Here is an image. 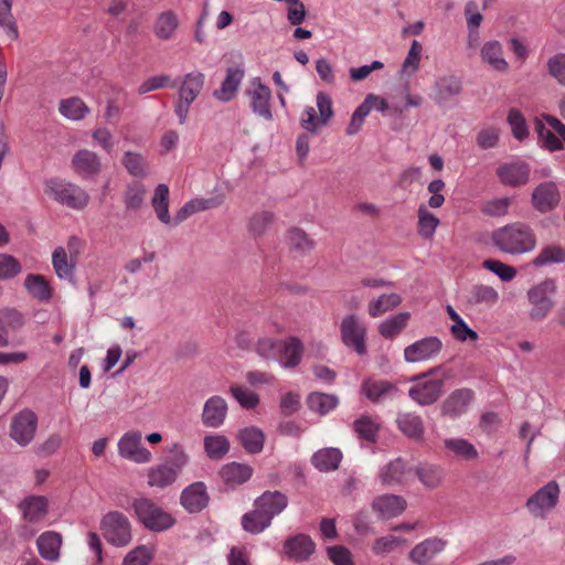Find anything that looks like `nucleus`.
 <instances>
[{
  "instance_id": "nucleus-1",
  "label": "nucleus",
  "mask_w": 565,
  "mask_h": 565,
  "mask_svg": "<svg viewBox=\"0 0 565 565\" xmlns=\"http://www.w3.org/2000/svg\"><path fill=\"white\" fill-rule=\"evenodd\" d=\"M491 242L501 253L523 255L536 247V235L526 223L513 222L495 228L491 234Z\"/></svg>"
},
{
  "instance_id": "nucleus-2",
  "label": "nucleus",
  "mask_w": 565,
  "mask_h": 565,
  "mask_svg": "<svg viewBox=\"0 0 565 565\" xmlns=\"http://www.w3.org/2000/svg\"><path fill=\"white\" fill-rule=\"evenodd\" d=\"M132 508L140 524L151 532H164L175 524V519L149 498L134 500Z\"/></svg>"
},
{
  "instance_id": "nucleus-3",
  "label": "nucleus",
  "mask_w": 565,
  "mask_h": 565,
  "mask_svg": "<svg viewBox=\"0 0 565 565\" xmlns=\"http://www.w3.org/2000/svg\"><path fill=\"white\" fill-rule=\"evenodd\" d=\"M46 193L57 203L73 210H83L89 202V194L79 185L61 179H50L45 183Z\"/></svg>"
},
{
  "instance_id": "nucleus-4",
  "label": "nucleus",
  "mask_w": 565,
  "mask_h": 565,
  "mask_svg": "<svg viewBox=\"0 0 565 565\" xmlns=\"http://www.w3.org/2000/svg\"><path fill=\"white\" fill-rule=\"evenodd\" d=\"M555 294L556 284L553 279H545L527 290L529 316L533 321H542L548 316L555 305Z\"/></svg>"
},
{
  "instance_id": "nucleus-5",
  "label": "nucleus",
  "mask_w": 565,
  "mask_h": 565,
  "mask_svg": "<svg viewBox=\"0 0 565 565\" xmlns=\"http://www.w3.org/2000/svg\"><path fill=\"white\" fill-rule=\"evenodd\" d=\"M100 531L105 540L116 547H125L132 541L131 523L119 511H110L102 518Z\"/></svg>"
},
{
  "instance_id": "nucleus-6",
  "label": "nucleus",
  "mask_w": 565,
  "mask_h": 565,
  "mask_svg": "<svg viewBox=\"0 0 565 565\" xmlns=\"http://www.w3.org/2000/svg\"><path fill=\"white\" fill-rule=\"evenodd\" d=\"M441 366L433 367L428 372L415 377L414 384L408 390L409 397L422 406L434 404L444 388L441 379H433L431 375L441 371Z\"/></svg>"
},
{
  "instance_id": "nucleus-7",
  "label": "nucleus",
  "mask_w": 565,
  "mask_h": 565,
  "mask_svg": "<svg viewBox=\"0 0 565 565\" xmlns=\"http://www.w3.org/2000/svg\"><path fill=\"white\" fill-rule=\"evenodd\" d=\"M559 492L557 482L550 481L526 500L525 507L533 516L545 519L558 503Z\"/></svg>"
},
{
  "instance_id": "nucleus-8",
  "label": "nucleus",
  "mask_w": 565,
  "mask_h": 565,
  "mask_svg": "<svg viewBox=\"0 0 565 565\" xmlns=\"http://www.w3.org/2000/svg\"><path fill=\"white\" fill-rule=\"evenodd\" d=\"M444 343L436 335H428L405 347L403 356L407 363H423L435 360L443 351Z\"/></svg>"
},
{
  "instance_id": "nucleus-9",
  "label": "nucleus",
  "mask_w": 565,
  "mask_h": 565,
  "mask_svg": "<svg viewBox=\"0 0 565 565\" xmlns=\"http://www.w3.org/2000/svg\"><path fill=\"white\" fill-rule=\"evenodd\" d=\"M246 95L249 98V107L255 115L268 121L273 119L271 90L263 83L260 77H253L249 81Z\"/></svg>"
},
{
  "instance_id": "nucleus-10",
  "label": "nucleus",
  "mask_w": 565,
  "mask_h": 565,
  "mask_svg": "<svg viewBox=\"0 0 565 565\" xmlns=\"http://www.w3.org/2000/svg\"><path fill=\"white\" fill-rule=\"evenodd\" d=\"M142 435L139 430H129L118 440V455L135 463H148L152 459L151 452L141 444Z\"/></svg>"
},
{
  "instance_id": "nucleus-11",
  "label": "nucleus",
  "mask_w": 565,
  "mask_h": 565,
  "mask_svg": "<svg viewBox=\"0 0 565 565\" xmlns=\"http://www.w3.org/2000/svg\"><path fill=\"white\" fill-rule=\"evenodd\" d=\"M38 428V416L30 409H23L13 416L10 436L20 446H28L34 438Z\"/></svg>"
},
{
  "instance_id": "nucleus-12",
  "label": "nucleus",
  "mask_w": 565,
  "mask_h": 565,
  "mask_svg": "<svg viewBox=\"0 0 565 565\" xmlns=\"http://www.w3.org/2000/svg\"><path fill=\"white\" fill-rule=\"evenodd\" d=\"M360 392L371 403L384 404L396 398L398 388L390 381L366 377L361 383Z\"/></svg>"
},
{
  "instance_id": "nucleus-13",
  "label": "nucleus",
  "mask_w": 565,
  "mask_h": 565,
  "mask_svg": "<svg viewBox=\"0 0 565 565\" xmlns=\"http://www.w3.org/2000/svg\"><path fill=\"white\" fill-rule=\"evenodd\" d=\"M343 343L352 348L358 354L363 355L365 348V327L355 315L343 318L340 324Z\"/></svg>"
},
{
  "instance_id": "nucleus-14",
  "label": "nucleus",
  "mask_w": 565,
  "mask_h": 565,
  "mask_svg": "<svg viewBox=\"0 0 565 565\" xmlns=\"http://www.w3.org/2000/svg\"><path fill=\"white\" fill-rule=\"evenodd\" d=\"M447 546V541L431 536L417 543L408 553V559L415 565H433V561L441 554Z\"/></svg>"
},
{
  "instance_id": "nucleus-15",
  "label": "nucleus",
  "mask_w": 565,
  "mask_h": 565,
  "mask_svg": "<svg viewBox=\"0 0 565 565\" xmlns=\"http://www.w3.org/2000/svg\"><path fill=\"white\" fill-rule=\"evenodd\" d=\"M530 166L521 160L503 162L495 171L501 184L511 188H519L526 184L530 180Z\"/></svg>"
},
{
  "instance_id": "nucleus-16",
  "label": "nucleus",
  "mask_w": 565,
  "mask_h": 565,
  "mask_svg": "<svg viewBox=\"0 0 565 565\" xmlns=\"http://www.w3.org/2000/svg\"><path fill=\"white\" fill-rule=\"evenodd\" d=\"M71 166L74 173L82 180H93L102 172L99 156L88 149L76 151L72 157Z\"/></svg>"
},
{
  "instance_id": "nucleus-17",
  "label": "nucleus",
  "mask_w": 565,
  "mask_h": 565,
  "mask_svg": "<svg viewBox=\"0 0 565 565\" xmlns=\"http://www.w3.org/2000/svg\"><path fill=\"white\" fill-rule=\"evenodd\" d=\"M533 207L540 213H547L557 207L561 202V192L554 181H544L537 184L531 196Z\"/></svg>"
},
{
  "instance_id": "nucleus-18",
  "label": "nucleus",
  "mask_w": 565,
  "mask_h": 565,
  "mask_svg": "<svg viewBox=\"0 0 565 565\" xmlns=\"http://www.w3.org/2000/svg\"><path fill=\"white\" fill-rule=\"evenodd\" d=\"M288 505L287 497L280 491H266L255 500L254 507L266 516L265 525H270L275 516L279 515Z\"/></svg>"
},
{
  "instance_id": "nucleus-19",
  "label": "nucleus",
  "mask_w": 565,
  "mask_h": 565,
  "mask_svg": "<svg viewBox=\"0 0 565 565\" xmlns=\"http://www.w3.org/2000/svg\"><path fill=\"white\" fill-rule=\"evenodd\" d=\"M303 356V344L297 337H288L280 341L276 361L282 369H295Z\"/></svg>"
},
{
  "instance_id": "nucleus-20",
  "label": "nucleus",
  "mask_w": 565,
  "mask_h": 565,
  "mask_svg": "<svg viewBox=\"0 0 565 565\" xmlns=\"http://www.w3.org/2000/svg\"><path fill=\"white\" fill-rule=\"evenodd\" d=\"M209 500L206 486L201 481L193 482L184 488L180 495V503L189 513L202 511L207 505Z\"/></svg>"
},
{
  "instance_id": "nucleus-21",
  "label": "nucleus",
  "mask_w": 565,
  "mask_h": 565,
  "mask_svg": "<svg viewBox=\"0 0 565 565\" xmlns=\"http://www.w3.org/2000/svg\"><path fill=\"white\" fill-rule=\"evenodd\" d=\"M412 476V469L406 467L402 458H396L382 466L377 478L383 486L394 487L403 484Z\"/></svg>"
},
{
  "instance_id": "nucleus-22",
  "label": "nucleus",
  "mask_w": 565,
  "mask_h": 565,
  "mask_svg": "<svg viewBox=\"0 0 565 565\" xmlns=\"http://www.w3.org/2000/svg\"><path fill=\"white\" fill-rule=\"evenodd\" d=\"M227 409V403L222 396L214 395L207 398L202 409V424L210 428L221 427L225 422Z\"/></svg>"
},
{
  "instance_id": "nucleus-23",
  "label": "nucleus",
  "mask_w": 565,
  "mask_h": 565,
  "mask_svg": "<svg viewBox=\"0 0 565 565\" xmlns=\"http://www.w3.org/2000/svg\"><path fill=\"white\" fill-rule=\"evenodd\" d=\"M473 401V392L469 388H458L451 392L444 401L441 412L451 418H457L467 413Z\"/></svg>"
},
{
  "instance_id": "nucleus-24",
  "label": "nucleus",
  "mask_w": 565,
  "mask_h": 565,
  "mask_svg": "<svg viewBox=\"0 0 565 565\" xmlns=\"http://www.w3.org/2000/svg\"><path fill=\"white\" fill-rule=\"evenodd\" d=\"M316 544L310 536L297 534L284 543L285 554L297 562H305L315 553Z\"/></svg>"
},
{
  "instance_id": "nucleus-25",
  "label": "nucleus",
  "mask_w": 565,
  "mask_h": 565,
  "mask_svg": "<svg viewBox=\"0 0 565 565\" xmlns=\"http://www.w3.org/2000/svg\"><path fill=\"white\" fill-rule=\"evenodd\" d=\"M372 509L379 518L388 520L402 514L406 509V501L397 494H383L373 500Z\"/></svg>"
},
{
  "instance_id": "nucleus-26",
  "label": "nucleus",
  "mask_w": 565,
  "mask_h": 565,
  "mask_svg": "<svg viewBox=\"0 0 565 565\" xmlns=\"http://www.w3.org/2000/svg\"><path fill=\"white\" fill-rule=\"evenodd\" d=\"M23 519L30 523L42 521L49 511V501L44 495H29L19 504Z\"/></svg>"
},
{
  "instance_id": "nucleus-27",
  "label": "nucleus",
  "mask_w": 565,
  "mask_h": 565,
  "mask_svg": "<svg viewBox=\"0 0 565 565\" xmlns=\"http://www.w3.org/2000/svg\"><path fill=\"white\" fill-rule=\"evenodd\" d=\"M244 70L241 67H228L225 78L218 89L214 90L213 96L223 103L232 100L241 86L244 78Z\"/></svg>"
},
{
  "instance_id": "nucleus-28",
  "label": "nucleus",
  "mask_w": 565,
  "mask_h": 565,
  "mask_svg": "<svg viewBox=\"0 0 565 565\" xmlns=\"http://www.w3.org/2000/svg\"><path fill=\"white\" fill-rule=\"evenodd\" d=\"M76 262L77 259L71 257L63 246H57L52 253V266L58 279L73 280Z\"/></svg>"
},
{
  "instance_id": "nucleus-29",
  "label": "nucleus",
  "mask_w": 565,
  "mask_h": 565,
  "mask_svg": "<svg viewBox=\"0 0 565 565\" xmlns=\"http://www.w3.org/2000/svg\"><path fill=\"white\" fill-rule=\"evenodd\" d=\"M205 83V75L200 71L186 73L180 84L178 97L192 102L199 97Z\"/></svg>"
},
{
  "instance_id": "nucleus-30",
  "label": "nucleus",
  "mask_w": 565,
  "mask_h": 565,
  "mask_svg": "<svg viewBox=\"0 0 565 565\" xmlns=\"http://www.w3.org/2000/svg\"><path fill=\"white\" fill-rule=\"evenodd\" d=\"M26 292L41 302H49L53 296V288L50 281L40 274H29L24 279Z\"/></svg>"
},
{
  "instance_id": "nucleus-31",
  "label": "nucleus",
  "mask_w": 565,
  "mask_h": 565,
  "mask_svg": "<svg viewBox=\"0 0 565 565\" xmlns=\"http://www.w3.org/2000/svg\"><path fill=\"white\" fill-rule=\"evenodd\" d=\"M341 460L342 452L335 447L319 449L311 457V463L313 467L322 472L337 470Z\"/></svg>"
},
{
  "instance_id": "nucleus-32",
  "label": "nucleus",
  "mask_w": 565,
  "mask_h": 565,
  "mask_svg": "<svg viewBox=\"0 0 565 565\" xmlns=\"http://www.w3.org/2000/svg\"><path fill=\"white\" fill-rule=\"evenodd\" d=\"M36 545L43 558L54 562L60 557L62 535L54 531H46L39 536Z\"/></svg>"
},
{
  "instance_id": "nucleus-33",
  "label": "nucleus",
  "mask_w": 565,
  "mask_h": 565,
  "mask_svg": "<svg viewBox=\"0 0 565 565\" xmlns=\"http://www.w3.org/2000/svg\"><path fill=\"white\" fill-rule=\"evenodd\" d=\"M121 164L126 171L134 178L145 179L149 174V163L147 158L137 151H125L121 157Z\"/></svg>"
},
{
  "instance_id": "nucleus-34",
  "label": "nucleus",
  "mask_w": 565,
  "mask_h": 565,
  "mask_svg": "<svg viewBox=\"0 0 565 565\" xmlns=\"http://www.w3.org/2000/svg\"><path fill=\"white\" fill-rule=\"evenodd\" d=\"M179 28V18L172 10H167L158 14L153 33L160 40H170L174 36Z\"/></svg>"
},
{
  "instance_id": "nucleus-35",
  "label": "nucleus",
  "mask_w": 565,
  "mask_h": 565,
  "mask_svg": "<svg viewBox=\"0 0 565 565\" xmlns=\"http://www.w3.org/2000/svg\"><path fill=\"white\" fill-rule=\"evenodd\" d=\"M253 470L249 466L238 462H231L222 467L220 475L224 483L235 487L246 482L252 477Z\"/></svg>"
},
{
  "instance_id": "nucleus-36",
  "label": "nucleus",
  "mask_w": 565,
  "mask_h": 565,
  "mask_svg": "<svg viewBox=\"0 0 565 565\" xmlns=\"http://www.w3.org/2000/svg\"><path fill=\"white\" fill-rule=\"evenodd\" d=\"M147 477L149 487L162 489L174 483L179 475L164 462L151 467L148 470Z\"/></svg>"
},
{
  "instance_id": "nucleus-37",
  "label": "nucleus",
  "mask_w": 565,
  "mask_h": 565,
  "mask_svg": "<svg viewBox=\"0 0 565 565\" xmlns=\"http://www.w3.org/2000/svg\"><path fill=\"white\" fill-rule=\"evenodd\" d=\"M406 544V539L394 534H386L379 536L373 541L371 551L377 557H385L391 553L397 552Z\"/></svg>"
},
{
  "instance_id": "nucleus-38",
  "label": "nucleus",
  "mask_w": 565,
  "mask_h": 565,
  "mask_svg": "<svg viewBox=\"0 0 565 565\" xmlns=\"http://www.w3.org/2000/svg\"><path fill=\"white\" fill-rule=\"evenodd\" d=\"M402 301L403 299L398 294H383L377 298H373L370 300L367 305V313L372 318H377L380 316H383L387 311L397 308L402 303Z\"/></svg>"
},
{
  "instance_id": "nucleus-39",
  "label": "nucleus",
  "mask_w": 565,
  "mask_h": 565,
  "mask_svg": "<svg viewBox=\"0 0 565 565\" xmlns=\"http://www.w3.org/2000/svg\"><path fill=\"white\" fill-rule=\"evenodd\" d=\"M482 61L488 63L493 70L504 72L509 64L503 57L502 46L498 41H488L481 49Z\"/></svg>"
},
{
  "instance_id": "nucleus-40",
  "label": "nucleus",
  "mask_w": 565,
  "mask_h": 565,
  "mask_svg": "<svg viewBox=\"0 0 565 565\" xmlns=\"http://www.w3.org/2000/svg\"><path fill=\"white\" fill-rule=\"evenodd\" d=\"M152 207L156 212L158 220L163 224L171 223L169 213V188L164 183L157 185L151 200Z\"/></svg>"
},
{
  "instance_id": "nucleus-41",
  "label": "nucleus",
  "mask_w": 565,
  "mask_h": 565,
  "mask_svg": "<svg viewBox=\"0 0 565 565\" xmlns=\"http://www.w3.org/2000/svg\"><path fill=\"white\" fill-rule=\"evenodd\" d=\"M58 111L63 117L77 121L86 117L89 108L81 98L70 97L60 102Z\"/></svg>"
},
{
  "instance_id": "nucleus-42",
  "label": "nucleus",
  "mask_w": 565,
  "mask_h": 565,
  "mask_svg": "<svg viewBox=\"0 0 565 565\" xmlns=\"http://www.w3.org/2000/svg\"><path fill=\"white\" fill-rule=\"evenodd\" d=\"M409 317V312L404 311L385 319L379 326L380 334L385 339L395 338L406 328Z\"/></svg>"
},
{
  "instance_id": "nucleus-43",
  "label": "nucleus",
  "mask_w": 565,
  "mask_h": 565,
  "mask_svg": "<svg viewBox=\"0 0 565 565\" xmlns=\"http://www.w3.org/2000/svg\"><path fill=\"white\" fill-rule=\"evenodd\" d=\"M444 444L445 448L460 460L469 461L478 458L476 447L463 438H448Z\"/></svg>"
},
{
  "instance_id": "nucleus-44",
  "label": "nucleus",
  "mask_w": 565,
  "mask_h": 565,
  "mask_svg": "<svg viewBox=\"0 0 565 565\" xmlns=\"http://www.w3.org/2000/svg\"><path fill=\"white\" fill-rule=\"evenodd\" d=\"M461 90V82L455 76H445L439 78L435 85V94L437 103L441 104L449 98L458 95Z\"/></svg>"
},
{
  "instance_id": "nucleus-45",
  "label": "nucleus",
  "mask_w": 565,
  "mask_h": 565,
  "mask_svg": "<svg viewBox=\"0 0 565 565\" xmlns=\"http://www.w3.org/2000/svg\"><path fill=\"white\" fill-rule=\"evenodd\" d=\"M244 449L249 454H258L264 447V433L262 429L250 426L243 428L238 434Z\"/></svg>"
},
{
  "instance_id": "nucleus-46",
  "label": "nucleus",
  "mask_w": 565,
  "mask_h": 565,
  "mask_svg": "<svg viewBox=\"0 0 565 565\" xmlns=\"http://www.w3.org/2000/svg\"><path fill=\"white\" fill-rule=\"evenodd\" d=\"M339 404V398L333 394L315 392L308 396V407L320 415H327Z\"/></svg>"
},
{
  "instance_id": "nucleus-47",
  "label": "nucleus",
  "mask_w": 565,
  "mask_h": 565,
  "mask_svg": "<svg viewBox=\"0 0 565 565\" xmlns=\"http://www.w3.org/2000/svg\"><path fill=\"white\" fill-rule=\"evenodd\" d=\"M203 444L207 457L213 460L222 459L230 450V443L223 435H207Z\"/></svg>"
},
{
  "instance_id": "nucleus-48",
  "label": "nucleus",
  "mask_w": 565,
  "mask_h": 565,
  "mask_svg": "<svg viewBox=\"0 0 565 565\" xmlns=\"http://www.w3.org/2000/svg\"><path fill=\"white\" fill-rule=\"evenodd\" d=\"M12 2L13 0H0V28L9 39L15 41L19 38V31L12 14Z\"/></svg>"
},
{
  "instance_id": "nucleus-49",
  "label": "nucleus",
  "mask_w": 565,
  "mask_h": 565,
  "mask_svg": "<svg viewBox=\"0 0 565 565\" xmlns=\"http://www.w3.org/2000/svg\"><path fill=\"white\" fill-rule=\"evenodd\" d=\"M24 320L20 312L10 310L0 313V347L9 344V329H18Z\"/></svg>"
},
{
  "instance_id": "nucleus-50",
  "label": "nucleus",
  "mask_w": 565,
  "mask_h": 565,
  "mask_svg": "<svg viewBox=\"0 0 565 565\" xmlns=\"http://www.w3.org/2000/svg\"><path fill=\"white\" fill-rule=\"evenodd\" d=\"M565 262V249L561 246L548 245L541 249L532 264L536 267L561 264Z\"/></svg>"
},
{
  "instance_id": "nucleus-51",
  "label": "nucleus",
  "mask_w": 565,
  "mask_h": 565,
  "mask_svg": "<svg viewBox=\"0 0 565 565\" xmlns=\"http://www.w3.org/2000/svg\"><path fill=\"white\" fill-rule=\"evenodd\" d=\"M397 424L399 429L411 438H418L424 431L422 418L413 413H404L398 415Z\"/></svg>"
},
{
  "instance_id": "nucleus-52",
  "label": "nucleus",
  "mask_w": 565,
  "mask_h": 565,
  "mask_svg": "<svg viewBox=\"0 0 565 565\" xmlns=\"http://www.w3.org/2000/svg\"><path fill=\"white\" fill-rule=\"evenodd\" d=\"M416 476L427 488H436L443 479V470L431 463H420L416 467Z\"/></svg>"
},
{
  "instance_id": "nucleus-53",
  "label": "nucleus",
  "mask_w": 565,
  "mask_h": 565,
  "mask_svg": "<svg viewBox=\"0 0 565 565\" xmlns=\"http://www.w3.org/2000/svg\"><path fill=\"white\" fill-rule=\"evenodd\" d=\"M422 51H423V45L417 40H414L411 44V47L407 52V55H406L404 62L402 64V67H401L402 75L412 76L418 71Z\"/></svg>"
},
{
  "instance_id": "nucleus-54",
  "label": "nucleus",
  "mask_w": 565,
  "mask_h": 565,
  "mask_svg": "<svg viewBox=\"0 0 565 565\" xmlns=\"http://www.w3.org/2000/svg\"><path fill=\"white\" fill-rule=\"evenodd\" d=\"M470 300L473 303L493 306L499 300V294L491 286L476 285L470 290Z\"/></svg>"
},
{
  "instance_id": "nucleus-55",
  "label": "nucleus",
  "mask_w": 565,
  "mask_h": 565,
  "mask_svg": "<svg viewBox=\"0 0 565 565\" xmlns=\"http://www.w3.org/2000/svg\"><path fill=\"white\" fill-rule=\"evenodd\" d=\"M439 220L431 214L426 206L420 205L418 209V233L424 238H430L435 234Z\"/></svg>"
},
{
  "instance_id": "nucleus-56",
  "label": "nucleus",
  "mask_w": 565,
  "mask_h": 565,
  "mask_svg": "<svg viewBox=\"0 0 565 565\" xmlns=\"http://www.w3.org/2000/svg\"><path fill=\"white\" fill-rule=\"evenodd\" d=\"M146 189L140 182H132L127 185L124 194V202L127 210H139L145 200Z\"/></svg>"
},
{
  "instance_id": "nucleus-57",
  "label": "nucleus",
  "mask_w": 565,
  "mask_h": 565,
  "mask_svg": "<svg viewBox=\"0 0 565 565\" xmlns=\"http://www.w3.org/2000/svg\"><path fill=\"white\" fill-rule=\"evenodd\" d=\"M512 199L508 196L493 198L486 201L481 206V212L488 216L501 217L509 213Z\"/></svg>"
},
{
  "instance_id": "nucleus-58",
  "label": "nucleus",
  "mask_w": 565,
  "mask_h": 565,
  "mask_svg": "<svg viewBox=\"0 0 565 565\" xmlns=\"http://www.w3.org/2000/svg\"><path fill=\"white\" fill-rule=\"evenodd\" d=\"M189 456L182 445L172 444L168 450L166 463L170 466L175 473L180 475L183 468L189 463Z\"/></svg>"
},
{
  "instance_id": "nucleus-59",
  "label": "nucleus",
  "mask_w": 565,
  "mask_h": 565,
  "mask_svg": "<svg viewBox=\"0 0 565 565\" xmlns=\"http://www.w3.org/2000/svg\"><path fill=\"white\" fill-rule=\"evenodd\" d=\"M265 515L255 507L250 512L242 516L243 529L252 534H258L265 531L269 525H265Z\"/></svg>"
},
{
  "instance_id": "nucleus-60",
  "label": "nucleus",
  "mask_w": 565,
  "mask_h": 565,
  "mask_svg": "<svg viewBox=\"0 0 565 565\" xmlns=\"http://www.w3.org/2000/svg\"><path fill=\"white\" fill-rule=\"evenodd\" d=\"M230 392L237 403L245 409H253L259 404V396L247 387L232 385L230 387Z\"/></svg>"
},
{
  "instance_id": "nucleus-61",
  "label": "nucleus",
  "mask_w": 565,
  "mask_h": 565,
  "mask_svg": "<svg viewBox=\"0 0 565 565\" xmlns=\"http://www.w3.org/2000/svg\"><path fill=\"white\" fill-rule=\"evenodd\" d=\"M353 428L359 438L366 441H375L379 425L369 416H362L353 424Z\"/></svg>"
},
{
  "instance_id": "nucleus-62",
  "label": "nucleus",
  "mask_w": 565,
  "mask_h": 565,
  "mask_svg": "<svg viewBox=\"0 0 565 565\" xmlns=\"http://www.w3.org/2000/svg\"><path fill=\"white\" fill-rule=\"evenodd\" d=\"M174 81L168 74H159L143 81L137 88L139 95H143L160 88L173 87Z\"/></svg>"
},
{
  "instance_id": "nucleus-63",
  "label": "nucleus",
  "mask_w": 565,
  "mask_h": 565,
  "mask_svg": "<svg viewBox=\"0 0 565 565\" xmlns=\"http://www.w3.org/2000/svg\"><path fill=\"white\" fill-rule=\"evenodd\" d=\"M152 558V550L147 545H139L127 553L122 565H149Z\"/></svg>"
},
{
  "instance_id": "nucleus-64",
  "label": "nucleus",
  "mask_w": 565,
  "mask_h": 565,
  "mask_svg": "<svg viewBox=\"0 0 565 565\" xmlns=\"http://www.w3.org/2000/svg\"><path fill=\"white\" fill-rule=\"evenodd\" d=\"M326 552L333 565H354L352 552L344 545L328 546Z\"/></svg>"
}]
</instances>
